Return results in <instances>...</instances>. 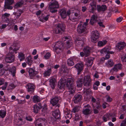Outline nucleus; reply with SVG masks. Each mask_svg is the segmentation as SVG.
<instances>
[{
    "instance_id": "1",
    "label": "nucleus",
    "mask_w": 126,
    "mask_h": 126,
    "mask_svg": "<svg viewBox=\"0 0 126 126\" xmlns=\"http://www.w3.org/2000/svg\"><path fill=\"white\" fill-rule=\"evenodd\" d=\"M74 80V78L72 77H69L67 80L65 79H61L58 83V87L60 89H63L65 86L66 85L70 90L69 92L73 94L75 92Z\"/></svg>"
},
{
    "instance_id": "2",
    "label": "nucleus",
    "mask_w": 126,
    "mask_h": 126,
    "mask_svg": "<svg viewBox=\"0 0 126 126\" xmlns=\"http://www.w3.org/2000/svg\"><path fill=\"white\" fill-rule=\"evenodd\" d=\"M63 41L64 42V44L63 45L62 43L60 41H58L53 44V50L57 53H58L62 50L63 47L68 48L70 47L72 45L73 43L70 40V37H65L62 38Z\"/></svg>"
},
{
    "instance_id": "3",
    "label": "nucleus",
    "mask_w": 126,
    "mask_h": 126,
    "mask_svg": "<svg viewBox=\"0 0 126 126\" xmlns=\"http://www.w3.org/2000/svg\"><path fill=\"white\" fill-rule=\"evenodd\" d=\"M75 12L74 16H69V19L72 21H77L79 19V17L80 16V11L78 9H76L72 8L69 10L67 11V15L68 16H69L71 13Z\"/></svg>"
},
{
    "instance_id": "4",
    "label": "nucleus",
    "mask_w": 126,
    "mask_h": 126,
    "mask_svg": "<svg viewBox=\"0 0 126 126\" xmlns=\"http://www.w3.org/2000/svg\"><path fill=\"white\" fill-rule=\"evenodd\" d=\"M9 70V72H11V74L13 76V77L15 76L16 73V69L15 67H13ZM9 73L10 72L7 73V71H6L3 69L0 70V76L3 75L6 76L8 75Z\"/></svg>"
},
{
    "instance_id": "5",
    "label": "nucleus",
    "mask_w": 126,
    "mask_h": 126,
    "mask_svg": "<svg viewBox=\"0 0 126 126\" xmlns=\"http://www.w3.org/2000/svg\"><path fill=\"white\" fill-rule=\"evenodd\" d=\"M59 5L58 2L56 1H54L51 3L49 6L50 11L52 13L56 12L57 11L56 9L59 8Z\"/></svg>"
},
{
    "instance_id": "6",
    "label": "nucleus",
    "mask_w": 126,
    "mask_h": 126,
    "mask_svg": "<svg viewBox=\"0 0 126 126\" xmlns=\"http://www.w3.org/2000/svg\"><path fill=\"white\" fill-rule=\"evenodd\" d=\"M100 34L97 31H92L91 33V39L92 41L94 43L97 42L99 37Z\"/></svg>"
},
{
    "instance_id": "7",
    "label": "nucleus",
    "mask_w": 126,
    "mask_h": 126,
    "mask_svg": "<svg viewBox=\"0 0 126 126\" xmlns=\"http://www.w3.org/2000/svg\"><path fill=\"white\" fill-rule=\"evenodd\" d=\"M96 2L95 0H91L89 10L90 12L93 13L96 9Z\"/></svg>"
},
{
    "instance_id": "8",
    "label": "nucleus",
    "mask_w": 126,
    "mask_h": 126,
    "mask_svg": "<svg viewBox=\"0 0 126 126\" xmlns=\"http://www.w3.org/2000/svg\"><path fill=\"white\" fill-rule=\"evenodd\" d=\"M15 58V56L13 54L9 53L5 58V61L7 63H11L14 61Z\"/></svg>"
},
{
    "instance_id": "9",
    "label": "nucleus",
    "mask_w": 126,
    "mask_h": 126,
    "mask_svg": "<svg viewBox=\"0 0 126 126\" xmlns=\"http://www.w3.org/2000/svg\"><path fill=\"white\" fill-rule=\"evenodd\" d=\"M64 30V27L62 24H59L56 26L54 31L56 33H58L60 32L61 31H63Z\"/></svg>"
},
{
    "instance_id": "10",
    "label": "nucleus",
    "mask_w": 126,
    "mask_h": 126,
    "mask_svg": "<svg viewBox=\"0 0 126 126\" xmlns=\"http://www.w3.org/2000/svg\"><path fill=\"white\" fill-rule=\"evenodd\" d=\"M86 27L83 24V22H81L79 25L77 29V32L79 33L84 32L86 30Z\"/></svg>"
},
{
    "instance_id": "11",
    "label": "nucleus",
    "mask_w": 126,
    "mask_h": 126,
    "mask_svg": "<svg viewBox=\"0 0 126 126\" xmlns=\"http://www.w3.org/2000/svg\"><path fill=\"white\" fill-rule=\"evenodd\" d=\"M91 77L89 75L85 76L83 80L84 85L86 86L90 85L91 83Z\"/></svg>"
},
{
    "instance_id": "12",
    "label": "nucleus",
    "mask_w": 126,
    "mask_h": 126,
    "mask_svg": "<svg viewBox=\"0 0 126 126\" xmlns=\"http://www.w3.org/2000/svg\"><path fill=\"white\" fill-rule=\"evenodd\" d=\"M122 68V64L120 63L118 64L114 65V67L111 69L110 72L112 73V74H113L114 72H117L119 70L121 69Z\"/></svg>"
},
{
    "instance_id": "13",
    "label": "nucleus",
    "mask_w": 126,
    "mask_h": 126,
    "mask_svg": "<svg viewBox=\"0 0 126 126\" xmlns=\"http://www.w3.org/2000/svg\"><path fill=\"white\" fill-rule=\"evenodd\" d=\"M75 67L77 70L78 74H79L83 69V65L81 63H79L75 65Z\"/></svg>"
},
{
    "instance_id": "14",
    "label": "nucleus",
    "mask_w": 126,
    "mask_h": 126,
    "mask_svg": "<svg viewBox=\"0 0 126 126\" xmlns=\"http://www.w3.org/2000/svg\"><path fill=\"white\" fill-rule=\"evenodd\" d=\"M27 91L29 93H32L33 92L35 89L34 85L33 84L29 83L26 86Z\"/></svg>"
},
{
    "instance_id": "15",
    "label": "nucleus",
    "mask_w": 126,
    "mask_h": 126,
    "mask_svg": "<svg viewBox=\"0 0 126 126\" xmlns=\"http://www.w3.org/2000/svg\"><path fill=\"white\" fill-rule=\"evenodd\" d=\"M85 108L82 110L83 113L85 115H87L90 114L91 112L90 110L91 107L89 105H87L84 106Z\"/></svg>"
},
{
    "instance_id": "16",
    "label": "nucleus",
    "mask_w": 126,
    "mask_h": 126,
    "mask_svg": "<svg viewBox=\"0 0 126 126\" xmlns=\"http://www.w3.org/2000/svg\"><path fill=\"white\" fill-rule=\"evenodd\" d=\"M29 76L31 79H32L37 74V72L34 69L29 68L28 71Z\"/></svg>"
},
{
    "instance_id": "17",
    "label": "nucleus",
    "mask_w": 126,
    "mask_h": 126,
    "mask_svg": "<svg viewBox=\"0 0 126 126\" xmlns=\"http://www.w3.org/2000/svg\"><path fill=\"white\" fill-rule=\"evenodd\" d=\"M126 45V44L124 42H119L118 43L117 45L116 46V49L118 50L122 49Z\"/></svg>"
},
{
    "instance_id": "18",
    "label": "nucleus",
    "mask_w": 126,
    "mask_h": 126,
    "mask_svg": "<svg viewBox=\"0 0 126 126\" xmlns=\"http://www.w3.org/2000/svg\"><path fill=\"white\" fill-rule=\"evenodd\" d=\"M97 21V15L96 14L93 15L91 17L90 23L91 25H93Z\"/></svg>"
},
{
    "instance_id": "19",
    "label": "nucleus",
    "mask_w": 126,
    "mask_h": 126,
    "mask_svg": "<svg viewBox=\"0 0 126 126\" xmlns=\"http://www.w3.org/2000/svg\"><path fill=\"white\" fill-rule=\"evenodd\" d=\"M60 15L62 18H65L66 17L67 15V12L64 9H62L60 11Z\"/></svg>"
},
{
    "instance_id": "20",
    "label": "nucleus",
    "mask_w": 126,
    "mask_h": 126,
    "mask_svg": "<svg viewBox=\"0 0 126 126\" xmlns=\"http://www.w3.org/2000/svg\"><path fill=\"white\" fill-rule=\"evenodd\" d=\"M49 84L52 88L53 89L55 87L56 83L55 79L53 78H51L49 80Z\"/></svg>"
},
{
    "instance_id": "21",
    "label": "nucleus",
    "mask_w": 126,
    "mask_h": 126,
    "mask_svg": "<svg viewBox=\"0 0 126 126\" xmlns=\"http://www.w3.org/2000/svg\"><path fill=\"white\" fill-rule=\"evenodd\" d=\"M16 124L18 125H20L24 124L26 122L25 118H19L15 121Z\"/></svg>"
},
{
    "instance_id": "22",
    "label": "nucleus",
    "mask_w": 126,
    "mask_h": 126,
    "mask_svg": "<svg viewBox=\"0 0 126 126\" xmlns=\"http://www.w3.org/2000/svg\"><path fill=\"white\" fill-rule=\"evenodd\" d=\"M52 115L56 119H59L60 117L59 111V110H56L53 111Z\"/></svg>"
},
{
    "instance_id": "23",
    "label": "nucleus",
    "mask_w": 126,
    "mask_h": 126,
    "mask_svg": "<svg viewBox=\"0 0 126 126\" xmlns=\"http://www.w3.org/2000/svg\"><path fill=\"white\" fill-rule=\"evenodd\" d=\"M97 10L98 12L104 11L107 9V7L106 5H102L101 6L98 5L97 6Z\"/></svg>"
},
{
    "instance_id": "24",
    "label": "nucleus",
    "mask_w": 126,
    "mask_h": 126,
    "mask_svg": "<svg viewBox=\"0 0 126 126\" xmlns=\"http://www.w3.org/2000/svg\"><path fill=\"white\" fill-rule=\"evenodd\" d=\"M17 57L20 62L23 61L25 58V54L22 52H20L18 53Z\"/></svg>"
},
{
    "instance_id": "25",
    "label": "nucleus",
    "mask_w": 126,
    "mask_h": 126,
    "mask_svg": "<svg viewBox=\"0 0 126 126\" xmlns=\"http://www.w3.org/2000/svg\"><path fill=\"white\" fill-rule=\"evenodd\" d=\"M39 106H38L37 105H35L33 106V111L35 113H38L39 110L41 109L42 106L40 104H39Z\"/></svg>"
},
{
    "instance_id": "26",
    "label": "nucleus",
    "mask_w": 126,
    "mask_h": 126,
    "mask_svg": "<svg viewBox=\"0 0 126 126\" xmlns=\"http://www.w3.org/2000/svg\"><path fill=\"white\" fill-rule=\"evenodd\" d=\"M75 103L80 101L81 99V95L79 94L75 95L73 99Z\"/></svg>"
},
{
    "instance_id": "27",
    "label": "nucleus",
    "mask_w": 126,
    "mask_h": 126,
    "mask_svg": "<svg viewBox=\"0 0 126 126\" xmlns=\"http://www.w3.org/2000/svg\"><path fill=\"white\" fill-rule=\"evenodd\" d=\"M59 100V99L58 97H56L51 99L50 102L53 106H54L58 103Z\"/></svg>"
},
{
    "instance_id": "28",
    "label": "nucleus",
    "mask_w": 126,
    "mask_h": 126,
    "mask_svg": "<svg viewBox=\"0 0 126 126\" xmlns=\"http://www.w3.org/2000/svg\"><path fill=\"white\" fill-rule=\"evenodd\" d=\"M64 112L66 116H65L66 118H68L70 119L72 117V115L71 114H70V111L69 110L67 109L66 108L65 110H64Z\"/></svg>"
},
{
    "instance_id": "29",
    "label": "nucleus",
    "mask_w": 126,
    "mask_h": 126,
    "mask_svg": "<svg viewBox=\"0 0 126 126\" xmlns=\"http://www.w3.org/2000/svg\"><path fill=\"white\" fill-rule=\"evenodd\" d=\"M93 59L92 58H88L87 59L86 64L88 66H91L92 65Z\"/></svg>"
},
{
    "instance_id": "30",
    "label": "nucleus",
    "mask_w": 126,
    "mask_h": 126,
    "mask_svg": "<svg viewBox=\"0 0 126 126\" xmlns=\"http://www.w3.org/2000/svg\"><path fill=\"white\" fill-rule=\"evenodd\" d=\"M105 66L108 67H111L113 65L114 63L113 61L111 60H108L105 63Z\"/></svg>"
},
{
    "instance_id": "31",
    "label": "nucleus",
    "mask_w": 126,
    "mask_h": 126,
    "mask_svg": "<svg viewBox=\"0 0 126 126\" xmlns=\"http://www.w3.org/2000/svg\"><path fill=\"white\" fill-rule=\"evenodd\" d=\"M26 60L27 63L29 65L31 66L33 62L32 56L31 55L27 57Z\"/></svg>"
},
{
    "instance_id": "32",
    "label": "nucleus",
    "mask_w": 126,
    "mask_h": 126,
    "mask_svg": "<svg viewBox=\"0 0 126 126\" xmlns=\"http://www.w3.org/2000/svg\"><path fill=\"white\" fill-rule=\"evenodd\" d=\"M75 43L76 46L80 47H82L83 46V41L82 40H77L75 41Z\"/></svg>"
},
{
    "instance_id": "33",
    "label": "nucleus",
    "mask_w": 126,
    "mask_h": 126,
    "mask_svg": "<svg viewBox=\"0 0 126 126\" xmlns=\"http://www.w3.org/2000/svg\"><path fill=\"white\" fill-rule=\"evenodd\" d=\"M49 16V15H47L45 16H42L39 17V19L40 21L44 22L48 20Z\"/></svg>"
},
{
    "instance_id": "34",
    "label": "nucleus",
    "mask_w": 126,
    "mask_h": 126,
    "mask_svg": "<svg viewBox=\"0 0 126 126\" xmlns=\"http://www.w3.org/2000/svg\"><path fill=\"white\" fill-rule=\"evenodd\" d=\"M110 50V47H106L100 50V53L102 54L104 53H108V52Z\"/></svg>"
},
{
    "instance_id": "35",
    "label": "nucleus",
    "mask_w": 126,
    "mask_h": 126,
    "mask_svg": "<svg viewBox=\"0 0 126 126\" xmlns=\"http://www.w3.org/2000/svg\"><path fill=\"white\" fill-rule=\"evenodd\" d=\"M16 86L13 83H10L8 85L7 90L8 91H11L14 89Z\"/></svg>"
},
{
    "instance_id": "36",
    "label": "nucleus",
    "mask_w": 126,
    "mask_h": 126,
    "mask_svg": "<svg viewBox=\"0 0 126 126\" xmlns=\"http://www.w3.org/2000/svg\"><path fill=\"white\" fill-rule=\"evenodd\" d=\"M83 83V82L82 79L81 78H80L77 81V86L78 87H81L82 86Z\"/></svg>"
},
{
    "instance_id": "37",
    "label": "nucleus",
    "mask_w": 126,
    "mask_h": 126,
    "mask_svg": "<svg viewBox=\"0 0 126 126\" xmlns=\"http://www.w3.org/2000/svg\"><path fill=\"white\" fill-rule=\"evenodd\" d=\"M10 15V14L7 13H5L2 16V18L3 20L5 22H7V21H8L9 19L7 18V17L9 16Z\"/></svg>"
},
{
    "instance_id": "38",
    "label": "nucleus",
    "mask_w": 126,
    "mask_h": 126,
    "mask_svg": "<svg viewBox=\"0 0 126 126\" xmlns=\"http://www.w3.org/2000/svg\"><path fill=\"white\" fill-rule=\"evenodd\" d=\"M22 13V10H18L16 12H14L13 13V14L16 15V18H18Z\"/></svg>"
},
{
    "instance_id": "39",
    "label": "nucleus",
    "mask_w": 126,
    "mask_h": 126,
    "mask_svg": "<svg viewBox=\"0 0 126 126\" xmlns=\"http://www.w3.org/2000/svg\"><path fill=\"white\" fill-rule=\"evenodd\" d=\"M111 116L110 114H107L106 115H105L103 116V121L105 122H106L109 119H110Z\"/></svg>"
},
{
    "instance_id": "40",
    "label": "nucleus",
    "mask_w": 126,
    "mask_h": 126,
    "mask_svg": "<svg viewBox=\"0 0 126 126\" xmlns=\"http://www.w3.org/2000/svg\"><path fill=\"white\" fill-rule=\"evenodd\" d=\"M32 100L34 103H37L40 101V99L38 96L35 95L33 96Z\"/></svg>"
},
{
    "instance_id": "41",
    "label": "nucleus",
    "mask_w": 126,
    "mask_h": 126,
    "mask_svg": "<svg viewBox=\"0 0 126 126\" xmlns=\"http://www.w3.org/2000/svg\"><path fill=\"white\" fill-rule=\"evenodd\" d=\"M51 68H49L45 71L44 73V75L45 76H49L51 74Z\"/></svg>"
},
{
    "instance_id": "42",
    "label": "nucleus",
    "mask_w": 126,
    "mask_h": 126,
    "mask_svg": "<svg viewBox=\"0 0 126 126\" xmlns=\"http://www.w3.org/2000/svg\"><path fill=\"white\" fill-rule=\"evenodd\" d=\"M37 123L38 122L41 123V124L44 125L46 124L47 120L44 118H40L37 121Z\"/></svg>"
},
{
    "instance_id": "43",
    "label": "nucleus",
    "mask_w": 126,
    "mask_h": 126,
    "mask_svg": "<svg viewBox=\"0 0 126 126\" xmlns=\"http://www.w3.org/2000/svg\"><path fill=\"white\" fill-rule=\"evenodd\" d=\"M6 111L2 110H0V118H3L5 116L6 114Z\"/></svg>"
},
{
    "instance_id": "44",
    "label": "nucleus",
    "mask_w": 126,
    "mask_h": 126,
    "mask_svg": "<svg viewBox=\"0 0 126 126\" xmlns=\"http://www.w3.org/2000/svg\"><path fill=\"white\" fill-rule=\"evenodd\" d=\"M91 49L88 47H85L84 49V51L86 55H88L90 52Z\"/></svg>"
},
{
    "instance_id": "45",
    "label": "nucleus",
    "mask_w": 126,
    "mask_h": 126,
    "mask_svg": "<svg viewBox=\"0 0 126 126\" xmlns=\"http://www.w3.org/2000/svg\"><path fill=\"white\" fill-rule=\"evenodd\" d=\"M67 62V64L70 66H73L74 64V62L72 60V59L71 58L68 59Z\"/></svg>"
},
{
    "instance_id": "46",
    "label": "nucleus",
    "mask_w": 126,
    "mask_h": 126,
    "mask_svg": "<svg viewBox=\"0 0 126 126\" xmlns=\"http://www.w3.org/2000/svg\"><path fill=\"white\" fill-rule=\"evenodd\" d=\"M106 40H104L102 41H99L98 43V45L99 47H102L104 45L107 43Z\"/></svg>"
},
{
    "instance_id": "47",
    "label": "nucleus",
    "mask_w": 126,
    "mask_h": 126,
    "mask_svg": "<svg viewBox=\"0 0 126 126\" xmlns=\"http://www.w3.org/2000/svg\"><path fill=\"white\" fill-rule=\"evenodd\" d=\"M14 0H5V3L6 5H11L14 3Z\"/></svg>"
},
{
    "instance_id": "48",
    "label": "nucleus",
    "mask_w": 126,
    "mask_h": 126,
    "mask_svg": "<svg viewBox=\"0 0 126 126\" xmlns=\"http://www.w3.org/2000/svg\"><path fill=\"white\" fill-rule=\"evenodd\" d=\"M47 106L45 104L43 107L42 111L43 113H46L47 112Z\"/></svg>"
},
{
    "instance_id": "49",
    "label": "nucleus",
    "mask_w": 126,
    "mask_h": 126,
    "mask_svg": "<svg viewBox=\"0 0 126 126\" xmlns=\"http://www.w3.org/2000/svg\"><path fill=\"white\" fill-rule=\"evenodd\" d=\"M8 83L7 82H5L4 85L1 87L2 90H4L6 89L8 86Z\"/></svg>"
},
{
    "instance_id": "50",
    "label": "nucleus",
    "mask_w": 126,
    "mask_h": 126,
    "mask_svg": "<svg viewBox=\"0 0 126 126\" xmlns=\"http://www.w3.org/2000/svg\"><path fill=\"white\" fill-rule=\"evenodd\" d=\"M23 3V1H21V2H18L15 5V7L16 8L20 7L22 5Z\"/></svg>"
},
{
    "instance_id": "51",
    "label": "nucleus",
    "mask_w": 126,
    "mask_h": 126,
    "mask_svg": "<svg viewBox=\"0 0 126 126\" xmlns=\"http://www.w3.org/2000/svg\"><path fill=\"white\" fill-rule=\"evenodd\" d=\"M91 93V90L90 89L84 90L83 93L87 95Z\"/></svg>"
},
{
    "instance_id": "52",
    "label": "nucleus",
    "mask_w": 126,
    "mask_h": 126,
    "mask_svg": "<svg viewBox=\"0 0 126 126\" xmlns=\"http://www.w3.org/2000/svg\"><path fill=\"white\" fill-rule=\"evenodd\" d=\"M50 56V53L49 52L47 53L44 56V58L45 59H48Z\"/></svg>"
},
{
    "instance_id": "53",
    "label": "nucleus",
    "mask_w": 126,
    "mask_h": 126,
    "mask_svg": "<svg viewBox=\"0 0 126 126\" xmlns=\"http://www.w3.org/2000/svg\"><path fill=\"white\" fill-rule=\"evenodd\" d=\"M121 60L123 62H126V54H123L122 56Z\"/></svg>"
},
{
    "instance_id": "54",
    "label": "nucleus",
    "mask_w": 126,
    "mask_h": 126,
    "mask_svg": "<svg viewBox=\"0 0 126 126\" xmlns=\"http://www.w3.org/2000/svg\"><path fill=\"white\" fill-rule=\"evenodd\" d=\"M79 110V107H76L73 108L72 111L74 113L78 111Z\"/></svg>"
},
{
    "instance_id": "55",
    "label": "nucleus",
    "mask_w": 126,
    "mask_h": 126,
    "mask_svg": "<svg viewBox=\"0 0 126 126\" xmlns=\"http://www.w3.org/2000/svg\"><path fill=\"white\" fill-rule=\"evenodd\" d=\"M107 101L108 102H111L112 101V98L109 95H107L106 96Z\"/></svg>"
},
{
    "instance_id": "56",
    "label": "nucleus",
    "mask_w": 126,
    "mask_h": 126,
    "mask_svg": "<svg viewBox=\"0 0 126 126\" xmlns=\"http://www.w3.org/2000/svg\"><path fill=\"white\" fill-rule=\"evenodd\" d=\"M20 46L19 45H17L15 47L14 49V51H17L20 48Z\"/></svg>"
},
{
    "instance_id": "57",
    "label": "nucleus",
    "mask_w": 126,
    "mask_h": 126,
    "mask_svg": "<svg viewBox=\"0 0 126 126\" xmlns=\"http://www.w3.org/2000/svg\"><path fill=\"white\" fill-rule=\"evenodd\" d=\"M120 126H126V119L121 123Z\"/></svg>"
},
{
    "instance_id": "58",
    "label": "nucleus",
    "mask_w": 126,
    "mask_h": 126,
    "mask_svg": "<svg viewBox=\"0 0 126 126\" xmlns=\"http://www.w3.org/2000/svg\"><path fill=\"white\" fill-rule=\"evenodd\" d=\"M71 58L72 59L73 61H74L76 62H77L79 60L78 58L76 56H73L71 57Z\"/></svg>"
},
{
    "instance_id": "59",
    "label": "nucleus",
    "mask_w": 126,
    "mask_h": 126,
    "mask_svg": "<svg viewBox=\"0 0 126 126\" xmlns=\"http://www.w3.org/2000/svg\"><path fill=\"white\" fill-rule=\"evenodd\" d=\"M26 119L27 120L30 121H31L32 120V119L31 117L29 116L26 117Z\"/></svg>"
},
{
    "instance_id": "60",
    "label": "nucleus",
    "mask_w": 126,
    "mask_h": 126,
    "mask_svg": "<svg viewBox=\"0 0 126 126\" xmlns=\"http://www.w3.org/2000/svg\"><path fill=\"white\" fill-rule=\"evenodd\" d=\"M123 19V18L122 17H120L116 19V21L118 22H120Z\"/></svg>"
},
{
    "instance_id": "61",
    "label": "nucleus",
    "mask_w": 126,
    "mask_h": 126,
    "mask_svg": "<svg viewBox=\"0 0 126 126\" xmlns=\"http://www.w3.org/2000/svg\"><path fill=\"white\" fill-rule=\"evenodd\" d=\"M25 102V100H18V103L19 104H23Z\"/></svg>"
},
{
    "instance_id": "62",
    "label": "nucleus",
    "mask_w": 126,
    "mask_h": 126,
    "mask_svg": "<svg viewBox=\"0 0 126 126\" xmlns=\"http://www.w3.org/2000/svg\"><path fill=\"white\" fill-rule=\"evenodd\" d=\"M66 69V68L65 67H64L63 68L62 67L60 69V71L62 72H65V70Z\"/></svg>"
},
{
    "instance_id": "63",
    "label": "nucleus",
    "mask_w": 126,
    "mask_h": 126,
    "mask_svg": "<svg viewBox=\"0 0 126 126\" xmlns=\"http://www.w3.org/2000/svg\"><path fill=\"white\" fill-rule=\"evenodd\" d=\"M42 11L40 10H39L36 12V14L37 16L40 15L41 14Z\"/></svg>"
},
{
    "instance_id": "64",
    "label": "nucleus",
    "mask_w": 126,
    "mask_h": 126,
    "mask_svg": "<svg viewBox=\"0 0 126 126\" xmlns=\"http://www.w3.org/2000/svg\"><path fill=\"white\" fill-rule=\"evenodd\" d=\"M39 91L40 94H42L44 91V90L43 88H39Z\"/></svg>"
}]
</instances>
